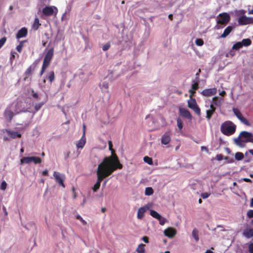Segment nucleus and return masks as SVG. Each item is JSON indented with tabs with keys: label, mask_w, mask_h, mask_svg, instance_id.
<instances>
[{
	"label": "nucleus",
	"mask_w": 253,
	"mask_h": 253,
	"mask_svg": "<svg viewBox=\"0 0 253 253\" xmlns=\"http://www.w3.org/2000/svg\"><path fill=\"white\" fill-rule=\"evenodd\" d=\"M109 149L111 151V155L104 158L98 165L96 171L97 183L101 184L103 180L110 175L117 169H122L123 165L120 162L119 158L113 149V144L111 140L108 141Z\"/></svg>",
	"instance_id": "f257e3e1"
},
{
	"label": "nucleus",
	"mask_w": 253,
	"mask_h": 253,
	"mask_svg": "<svg viewBox=\"0 0 253 253\" xmlns=\"http://www.w3.org/2000/svg\"><path fill=\"white\" fill-rule=\"evenodd\" d=\"M234 141L237 145L243 147L245 146V143H253V134L251 132L243 131L240 132L237 138L234 139Z\"/></svg>",
	"instance_id": "f03ea898"
},
{
	"label": "nucleus",
	"mask_w": 253,
	"mask_h": 253,
	"mask_svg": "<svg viewBox=\"0 0 253 253\" xmlns=\"http://www.w3.org/2000/svg\"><path fill=\"white\" fill-rule=\"evenodd\" d=\"M236 126L231 121L223 123L220 127L221 132L227 136L233 134L236 130Z\"/></svg>",
	"instance_id": "7ed1b4c3"
},
{
	"label": "nucleus",
	"mask_w": 253,
	"mask_h": 253,
	"mask_svg": "<svg viewBox=\"0 0 253 253\" xmlns=\"http://www.w3.org/2000/svg\"><path fill=\"white\" fill-rule=\"evenodd\" d=\"M42 13L45 16H51L53 14L56 16L58 9L55 6H46L42 9Z\"/></svg>",
	"instance_id": "20e7f679"
},
{
	"label": "nucleus",
	"mask_w": 253,
	"mask_h": 253,
	"mask_svg": "<svg viewBox=\"0 0 253 253\" xmlns=\"http://www.w3.org/2000/svg\"><path fill=\"white\" fill-rule=\"evenodd\" d=\"M230 20L229 14L226 12L220 13L217 16V23L225 25Z\"/></svg>",
	"instance_id": "39448f33"
},
{
	"label": "nucleus",
	"mask_w": 253,
	"mask_h": 253,
	"mask_svg": "<svg viewBox=\"0 0 253 253\" xmlns=\"http://www.w3.org/2000/svg\"><path fill=\"white\" fill-rule=\"evenodd\" d=\"M21 164H29L33 162L35 164H40L42 163V159L38 157H25L20 160Z\"/></svg>",
	"instance_id": "423d86ee"
},
{
	"label": "nucleus",
	"mask_w": 253,
	"mask_h": 253,
	"mask_svg": "<svg viewBox=\"0 0 253 253\" xmlns=\"http://www.w3.org/2000/svg\"><path fill=\"white\" fill-rule=\"evenodd\" d=\"M188 106L192 109L198 115H201V110L198 106L196 99L195 98H190L188 101Z\"/></svg>",
	"instance_id": "0eeeda50"
},
{
	"label": "nucleus",
	"mask_w": 253,
	"mask_h": 253,
	"mask_svg": "<svg viewBox=\"0 0 253 253\" xmlns=\"http://www.w3.org/2000/svg\"><path fill=\"white\" fill-rule=\"evenodd\" d=\"M53 176L54 177L56 181L59 184L60 186H61L64 188L65 187L64 184V180L65 178V175L62 174L58 172L54 171L53 173Z\"/></svg>",
	"instance_id": "6e6552de"
},
{
	"label": "nucleus",
	"mask_w": 253,
	"mask_h": 253,
	"mask_svg": "<svg viewBox=\"0 0 253 253\" xmlns=\"http://www.w3.org/2000/svg\"><path fill=\"white\" fill-rule=\"evenodd\" d=\"M233 111L238 119L240 120L243 123L247 126H250V124L249 121L243 116L242 113L239 109L234 108H233Z\"/></svg>",
	"instance_id": "1a4fd4ad"
},
{
	"label": "nucleus",
	"mask_w": 253,
	"mask_h": 253,
	"mask_svg": "<svg viewBox=\"0 0 253 253\" xmlns=\"http://www.w3.org/2000/svg\"><path fill=\"white\" fill-rule=\"evenodd\" d=\"M150 208V206L148 205H145L144 206L140 208L137 211V217L139 219H141L144 216L145 213Z\"/></svg>",
	"instance_id": "9d476101"
},
{
	"label": "nucleus",
	"mask_w": 253,
	"mask_h": 253,
	"mask_svg": "<svg viewBox=\"0 0 253 253\" xmlns=\"http://www.w3.org/2000/svg\"><path fill=\"white\" fill-rule=\"evenodd\" d=\"M179 114L182 117L187 118L189 120H192V116L187 109L180 107L179 108Z\"/></svg>",
	"instance_id": "9b49d317"
},
{
	"label": "nucleus",
	"mask_w": 253,
	"mask_h": 253,
	"mask_svg": "<svg viewBox=\"0 0 253 253\" xmlns=\"http://www.w3.org/2000/svg\"><path fill=\"white\" fill-rule=\"evenodd\" d=\"M217 91L215 87L212 88L205 89L202 92V94L205 96H211L216 94Z\"/></svg>",
	"instance_id": "f8f14e48"
},
{
	"label": "nucleus",
	"mask_w": 253,
	"mask_h": 253,
	"mask_svg": "<svg viewBox=\"0 0 253 253\" xmlns=\"http://www.w3.org/2000/svg\"><path fill=\"white\" fill-rule=\"evenodd\" d=\"M36 67V65H32L30 66L26 70L24 74V80L26 81L31 75L32 71H34Z\"/></svg>",
	"instance_id": "ddd939ff"
},
{
	"label": "nucleus",
	"mask_w": 253,
	"mask_h": 253,
	"mask_svg": "<svg viewBox=\"0 0 253 253\" xmlns=\"http://www.w3.org/2000/svg\"><path fill=\"white\" fill-rule=\"evenodd\" d=\"M170 131L166 132L161 138V143L163 144H168L170 141Z\"/></svg>",
	"instance_id": "4468645a"
},
{
	"label": "nucleus",
	"mask_w": 253,
	"mask_h": 253,
	"mask_svg": "<svg viewBox=\"0 0 253 253\" xmlns=\"http://www.w3.org/2000/svg\"><path fill=\"white\" fill-rule=\"evenodd\" d=\"M5 131L7 133V135L12 139L20 138L21 137V134L17 131H12L8 129H6Z\"/></svg>",
	"instance_id": "2eb2a0df"
},
{
	"label": "nucleus",
	"mask_w": 253,
	"mask_h": 253,
	"mask_svg": "<svg viewBox=\"0 0 253 253\" xmlns=\"http://www.w3.org/2000/svg\"><path fill=\"white\" fill-rule=\"evenodd\" d=\"M86 143V138L85 136V130H84L83 136L81 139L78 141L76 144L78 148H83Z\"/></svg>",
	"instance_id": "dca6fc26"
},
{
	"label": "nucleus",
	"mask_w": 253,
	"mask_h": 253,
	"mask_svg": "<svg viewBox=\"0 0 253 253\" xmlns=\"http://www.w3.org/2000/svg\"><path fill=\"white\" fill-rule=\"evenodd\" d=\"M28 34V30L25 27L22 28L17 32L16 37L19 39L26 37Z\"/></svg>",
	"instance_id": "f3484780"
},
{
	"label": "nucleus",
	"mask_w": 253,
	"mask_h": 253,
	"mask_svg": "<svg viewBox=\"0 0 253 253\" xmlns=\"http://www.w3.org/2000/svg\"><path fill=\"white\" fill-rule=\"evenodd\" d=\"M176 232L175 229L169 228L164 231L165 236L169 238H173L176 234Z\"/></svg>",
	"instance_id": "a211bd4d"
},
{
	"label": "nucleus",
	"mask_w": 253,
	"mask_h": 253,
	"mask_svg": "<svg viewBox=\"0 0 253 253\" xmlns=\"http://www.w3.org/2000/svg\"><path fill=\"white\" fill-rule=\"evenodd\" d=\"M3 115L5 119H8V122H10L14 116V113L7 107L4 111Z\"/></svg>",
	"instance_id": "6ab92c4d"
},
{
	"label": "nucleus",
	"mask_w": 253,
	"mask_h": 253,
	"mask_svg": "<svg viewBox=\"0 0 253 253\" xmlns=\"http://www.w3.org/2000/svg\"><path fill=\"white\" fill-rule=\"evenodd\" d=\"M249 17L242 15L239 18L238 22L239 25H246L249 24Z\"/></svg>",
	"instance_id": "aec40b11"
},
{
	"label": "nucleus",
	"mask_w": 253,
	"mask_h": 253,
	"mask_svg": "<svg viewBox=\"0 0 253 253\" xmlns=\"http://www.w3.org/2000/svg\"><path fill=\"white\" fill-rule=\"evenodd\" d=\"M233 29V27L231 26L227 27L224 30L223 33L221 35L220 38H224L229 35Z\"/></svg>",
	"instance_id": "412c9836"
},
{
	"label": "nucleus",
	"mask_w": 253,
	"mask_h": 253,
	"mask_svg": "<svg viewBox=\"0 0 253 253\" xmlns=\"http://www.w3.org/2000/svg\"><path fill=\"white\" fill-rule=\"evenodd\" d=\"M243 235L249 239L253 236V229H246L243 232Z\"/></svg>",
	"instance_id": "4be33fe9"
},
{
	"label": "nucleus",
	"mask_w": 253,
	"mask_h": 253,
	"mask_svg": "<svg viewBox=\"0 0 253 253\" xmlns=\"http://www.w3.org/2000/svg\"><path fill=\"white\" fill-rule=\"evenodd\" d=\"M53 53L54 48L52 47L48 50L44 58L51 60L53 56Z\"/></svg>",
	"instance_id": "5701e85b"
},
{
	"label": "nucleus",
	"mask_w": 253,
	"mask_h": 253,
	"mask_svg": "<svg viewBox=\"0 0 253 253\" xmlns=\"http://www.w3.org/2000/svg\"><path fill=\"white\" fill-rule=\"evenodd\" d=\"M193 82V84H192L191 88L193 90H197L199 88V77H196Z\"/></svg>",
	"instance_id": "b1692460"
},
{
	"label": "nucleus",
	"mask_w": 253,
	"mask_h": 253,
	"mask_svg": "<svg viewBox=\"0 0 253 253\" xmlns=\"http://www.w3.org/2000/svg\"><path fill=\"white\" fill-rule=\"evenodd\" d=\"M145 245L143 244H140L138 245V247L136 249V251L138 253H145Z\"/></svg>",
	"instance_id": "393cba45"
},
{
	"label": "nucleus",
	"mask_w": 253,
	"mask_h": 253,
	"mask_svg": "<svg viewBox=\"0 0 253 253\" xmlns=\"http://www.w3.org/2000/svg\"><path fill=\"white\" fill-rule=\"evenodd\" d=\"M221 99L217 97H214L212 98V104L215 106L220 107L221 105Z\"/></svg>",
	"instance_id": "a878e982"
},
{
	"label": "nucleus",
	"mask_w": 253,
	"mask_h": 253,
	"mask_svg": "<svg viewBox=\"0 0 253 253\" xmlns=\"http://www.w3.org/2000/svg\"><path fill=\"white\" fill-rule=\"evenodd\" d=\"M46 79L48 80L50 83H52L55 79L54 73L53 71H50L48 73L46 77Z\"/></svg>",
	"instance_id": "bb28decb"
},
{
	"label": "nucleus",
	"mask_w": 253,
	"mask_h": 253,
	"mask_svg": "<svg viewBox=\"0 0 253 253\" xmlns=\"http://www.w3.org/2000/svg\"><path fill=\"white\" fill-rule=\"evenodd\" d=\"M150 215L157 219H160L161 216L158 212L154 210L150 211Z\"/></svg>",
	"instance_id": "cd10ccee"
},
{
	"label": "nucleus",
	"mask_w": 253,
	"mask_h": 253,
	"mask_svg": "<svg viewBox=\"0 0 253 253\" xmlns=\"http://www.w3.org/2000/svg\"><path fill=\"white\" fill-rule=\"evenodd\" d=\"M241 42L243 46H248L252 44V41L250 39H244Z\"/></svg>",
	"instance_id": "c85d7f7f"
},
{
	"label": "nucleus",
	"mask_w": 253,
	"mask_h": 253,
	"mask_svg": "<svg viewBox=\"0 0 253 253\" xmlns=\"http://www.w3.org/2000/svg\"><path fill=\"white\" fill-rule=\"evenodd\" d=\"M235 159L237 161H241L244 158V154L242 152H237L235 154Z\"/></svg>",
	"instance_id": "c756f323"
},
{
	"label": "nucleus",
	"mask_w": 253,
	"mask_h": 253,
	"mask_svg": "<svg viewBox=\"0 0 253 253\" xmlns=\"http://www.w3.org/2000/svg\"><path fill=\"white\" fill-rule=\"evenodd\" d=\"M192 236L194 238V239L195 240V241L196 242L199 241V235H198V231L197 229H194L193 230Z\"/></svg>",
	"instance_id": "7c9ffc66"
},
{
	"label": "nucleus",
	"mask_w": 253,
	"mask_h": 253,
	"mask_svg": "<svg viewBox=\"0 0 253 253\" xmlns=\"http://www.w3.org/2000/svg\"><path fill=\"white\" fill-rule=\"evenodd\" d=\"M40 25L41 24L40 23L39 19L38 18H36L34 20L33 28L36 30L39 28Z\"/></svg>",
	"instance_id": "2f4dec72"
},
{
	"label": "nucleus",
	"mask_w": 253,
	"mask_h": 253,
	"mask_svg": "<svg viewBox=\"0 0 253 253\" xmlns=\"http://www.w3.org/2000/svg\"><path fill=\"white\" fill-rule=\"evenodd\" d=\"M26 42H27V41L25 40V41H21L20 42L19 44L18 45H17L16 47V50H17L18 52L20 53L22 51V48L24 46V43Z\"/></svg>",
	"instance_id": "473e14b6"
},
{
	"label": "nucleus",
	"mask_w": 253,
	"mask_h": 253,
	"mask_svg": "<svg viewBox=\"0 0 253 253\" xmlns=\"http://www.w3.org/2000/svg\"><path fill=\"white\" fill-rule=\"evenodd\" d=\"M242 47H243V45L242 44L241 42H236L233 45L232 49L238 50V49H239L240 48H242Z\"/></svg>",
	"instance_id": "72a5a7b5"
},
{
	"label": "nucleus",
	"mask_w": 253,
	"mask_h": 253,
	"mask_svg": "<svg viewBox=\"0 0 253 253\" xmlns=\"http://www.w3.org/2000/svg\"><path fill=\"white\" fill-rule=\"evenodd\" d=\"M154 191L152 187H147L145 189V194L146 195H151L153 194Z\"/></svg>",
	"instance_id": "f704fd0d"
},
{
	"label": "nucleus",
	"mask_w": 253,
	"mask_h": 253,
	"mask_svg": "<svg viewBox=\"0 0 253 253\" xmlns=\"http://www.w3.org/2000/svg\"><path fill=\"white\" fill-rule=\"evenodd\" d=\"M215 112H213V111L212 110H207L206 111V118L208 120H210L212 115L213 114V113H214Z\"/></svg>",
	"instance_id": "c9c22d12"
},
{
	"label": "nucleus",
	"mask_w": 253,
	"mask_h": 253,
	"mask_svg": "<svg viewBox=\"0 0 253 253\" xmlns=\"http://www.w3.org/2000/svg\"><path fill=\"white\" fill-rule=\"evenodd\" d=\"M43 104H44V102H43L36 103L35 104V107H34L36 112L38 111L42 108V107L43 105Z\"/></svg>",
	"instance_id": "e433bc0d"
},
{
	"label": "nucleus",
	"mask_w": 253,
	"mask_h": 253,
	"mask_svg": "<svg viewBox=\"0 0 253 253\" xmlns=\"http://www.w3.org/2000/svg\"><path fill=\"white\" fill-rule=\"evenodd\" d=\"M143 160L145 163H146L149 165H152L153 164L152 159L148 156L144 157Z\"/></svg>",
	"instance_id": "4c0bfd02"
},
{
	"label": "nucleus",
	"mask_w": 253,
	"mask_h": 253,
	"mask_svg": "<svg viewBox=\"0 0 253 253\" xmlns=\"http://www.w3.org/2000/svg\"><path fill=\"white\" fill-rule=\"evenodd\" d=\"M50 61H51V60L44 58L42 67L47 68L48 67V66H49Z\"/></svg>",
	"instance_id": "58836bf2"
},
{
	"label": "nucleus",
	"mask_w": 253,
	"mask_h": 253,
	"mask_svg": "<svg viewBox=\"0 0 253 253\" xmlns=\"http://www.w3.org/2000/svg\"><path fill=\"white\" fill-rule=\"evenodd\" d=\"M177 125L178 128L181 130L183 128V124L180 118L177 119Z\"/></svg>",
	"instance_id": "ea45409f"
},
{
	"label": "nucleus",
	"mask_w": 253,
	"mask_h": 253,
	"mask_svg": "<svg viewBox=\"0 0 253 253\" xmlns=\"http://www.w3.org/2000/svg\"><path fill=\"white\" fill-rule=\"evenodd\" d=\"M195 43L198 46H202L204 44V41L202 39H197L195 41Z\"/></svg>",
	"instance_id": "a19ab883"
},
{
	"label": "nucleus",
	"mask_w": 253,
	"mask_h": 253,
	"mask_svg": "<svg viewBox=\"0 0 253 253\" xmlns=\"http://www.w3.org/2000/svg\"><path fill=\"white\" fill-rule=\"evenodd\" d=\"M6 41V38L4 37L0 40V49L4 44Z\"/></svg>",
	"instance_id": "79ce46f5"
},
{
	"label": "nucleus",
	"mask_w": 253,
	"mask_h": 253,
	"mask_svg": "<svg viewBox=\"0 0 253 253\" xmlns=\"http://www.w3.org/2000/svg\"><path fill=\"white\" fill-rule=\"evenodd\" d=\"M110 47V43L108 42L104 44L102 47V50L103 51H106L109 49Z\"/></svg>",
	"instance_id": "37998d69"
},
{
	"label": "nucleus",
	"mask_w": 253,
	"mask_h": 253,
	"mask_svg": "<svg viewBox=\"0 0 253 253\" xmlns=\"http://www.w3.org/2000/svg\"><path fill=\"white\" fill-rule=\"evenodd\" d=\"M76 218L77 219L80 220L84 225L86 224V222L84 219H83V218L81 217V215H77L76 216Z\"/></svg>",
	"instance_id": "c03bdc74"
},
{
	"label": "nucleus",
	"mask_w": 253,
	"mask_h": 253,
	"mask_svg": "<svg viewBox=\"0 0 253 253\" xmlns=\"http://www.w3.org/2000/svg\"><path fill=\"white\" fill-rule=\"evenodd\" d=\"M7 184L5 181H3L1 182L0 185V189L2 190H5L6 188Z\"/></svg>",
	"instance_id": "a18cd8bd"
},
{
	"label": "nucleus",
	"mask_w": 253,
	"mask_h": 253,
	"mask_svg": "<svg viewBox=\"0 0 253 253\" xmlns=\"http://www.w3.org/2000/svg\"><path fill=\"white\" fill-rule=\"evenodd\" d=\"M100 184L96 182L94 184V185L93 187V191L94 192H96L98 189H99V188H100Z\"/></svg>",
	"instance_id": "49530a36"
},
{
	"label": "nucleus",
	"mask_w": 253,
	"mask_h": 253,
	"mask_svg": "<svg viewBox=\"0 0 253 253\" xmlns=\"http://www.w3.org/2000/svg\"><path fill=\"white\" fill-rule=\"evenodd\" d=\"M158 220H159L160 224L162 225H163L166 221V219L164 217H162V216H161V218Z\"/></svg>",
	"instance_id": "de8ad7c7"
},
{
	"label": "nucleus",
	"mask_w": 253,
	"mask_h": 253,
	"mask_svg": "<svg viewBox=\"0 0 253 253\" xmlns=\"http://www.w3.org/2000/svg\"><path fill=\"white\" fill-rule=\"evenodd\" d=\"M247 216L250 218L253 217V210H250L248 211Z\"/></svg>",
	"instance_id": "09e8293b"
},
{
	"label": "nucleus",
	"mask_w": 253,
	"mask_h": 253,
	"mask_svg": "<svg viewBox=\"0 0 253 253\" xmlns=\"http://www.w3.org/2000/svg\"><path fill=\"white\" fill-rule=\"evenodd\" d=\"M32 96L34 98L38 99L39 98V95L38 93L35 92L34 90L32 89Z\"/></svg>",
	"instance_id": "8fccbe9b"
},
{
	"label": "nucleus",
	"mask_w": 253,
	"mask_h": 253,
	"mask_svg": "<svg viewBox=\"0 0 253 253\" xmlns=\"http://www.w3.org/2000/svg\"><path fill=\"white\" fill-rule=\"evenodd\" d=\"M210 195V194L207 193V192H205V193H203L201 194V197L203 198V199H206V198H208Z\"/></svg>",
	"instance_id": "3c124183"
},
{
	"label": "nucleus",
	"mask_w": 253,
	"mask_h": 253,
	"mask_svg": "<svg viewBox=\"0 0 253 253\" xmlns=\"http://www.w3.org/2000/svg\"><path fill=\"white\" fill-rule=\"evenodd\" d=\"M149 237H147V236H143L142 238V240L145 243H148L149 241Z\"/></svg>",
	"instance_id": "603ef678"
},
{
	"label": "nucleus",
	"mask_w": 253,
	"mask_h": 253,
	"mask_svg": "<svg viewBox=\"0 0 253 253\" xmlns=\"http://www.w3.org/2000/svg\"><path fill=\"white\" fill-rule=\"evenodd\" d=\"M249 250L250 253H253V243H251L249 245Z\"/></svg>",
	"instance_id": "864d4df0"
},
{
	"label": "nucleus",
	"mask_w": 253,
	"mask_h": 253,
	"mask_svg": "<svg viewBox=\"0 0 253 253\" xmlns=\"http://www.w3.org/2000/svg\"><path fill=\"white\" fill-rule=\"evenodd\" d=\"M216 159L219 161H221L223 159V155L222 154H217L216 155Z\"/></svg>",
	"instance_id": "5fc2aeb1"
},
{
	"label": "nucleus",
	"mask_w": 253,
	"mask_h": 253,
	"mask_svg": "<svg viewBox=\"0 0 253 253\" xmlns=\"http://www.w3.org/2000/svg\"><path fill=\"white\" fill-rule=\"evenodd\" d=\"M189 93H190V98H192V96L196 93L195 90H193L192 88L189 90Z\"/></svg>",
	"instance_id": "6e6d98bb"
},
{
	"label": "nucleus",
	"mask_w": 253,
	"mask_h": 253,
	"mask_svg": "<svg viewBox=\"0 0 253 253\" xmlns=\"http://www.w3.org/2000/svg\"><path fill=\"white\" fill-rule=\"evenodd\" d=\"M46 69V68H44L43 67H42V69H41V71L40 72V76H42L43 74V73H44Z\"/></svg>",
	"instance_id": "4d7b16f0"
},
{
	"label": "nucleus",
	"mask_w": 253,
	"mask_h": 253,
	"mask_svg": "<svg viewBox=\"0 0 253 253\" xmlns=\"http://www.w3.org/2000/svg\"><path fill=\"white\" fill-rule=\"evenodd\" d=\"M16 54L15 52H11V56L10 58V60H13L15 58V54Z\"/></svg>",
	"instance_id": "13d9d810"
},
{
	"label": "nucleus",
	"mask_w": 253,
	"mask_h": 253,
	"mask_svg": "<svg viewBox=\"0 0 253 253\" xmlns=\"http://www.w3.org/2000/svg\"><path fill=\"white\" fill-rule=\"evenodd\" d=\"M26 112V111H25V110H21V109H18V108H16V110H15V114H18L20 112Z\"/></svg>",
	"instance_id": "bf43d9fd"
},
{
	"label": "nucleus",
	"mask_w": 253,
	"mask_h": 253,
	"mask_svg": "<svg viewBox=\"0 0 253 253\" xmlns=\"http://www.w3.org/2000/svg\"><path fill=\"white\" fill-rule=\"evenodd\" d=\"M211 110H212L213 111V112H215V110H216V108L214 106V105L213 104H211V105H210V109Z\"/></svg>",
	"instance_id": "052dcab7"
},
{
	"label": "nucleus",
	"mask_w": 253,
	"mask_h": 253,
	"mask_svg": "<svg viewBox=\"0 0 253 253\" xmlns=\"http://www.w3.org/2000/svg\"><path fill=\"white\" fill-rule=\"evenodd\" d=\"M42 174L44 176H47L48 175V170L47 169L43 170L42 172Z\"/></svg>",
	"instance_id": "680f3d73"
},
{
	"label": "nucleus",
	"mask_w": 253,
	"mask_h": 253,
	"mask_svg": "<svg viewBox=\"0 0 253 253\" xmlns=\"http://www.w3.org/2000/svg\"><path fill=\"white\" fill-rule=\"evenodd\" d=\"M249 24H253V17H249Z\"/></svg>",
	"instance_id": "e2e57ef3"
},
{
	"label": "nucleus",
	"mask_w": 253,
	"mask_h": 253,
	"mask_svg": "<svg viewBox=\"0 0 253 253\" xmlns=\"http://www.w3.org/2000/svg\"><path fill=\"white\" fill-rule=\"evenodd\" d=\"M243 180L247 182H252L250 179L248 178H243Z\"/></svg>",
	"instance_id": "0e129e2a"
},
{
	"label": "nucleus",
	"mask_w": 253,
	"mask_h": 253,
	"mask_svg": "<svg viewBox=\"0 0 253 253\" xmlns=\"http://www.w3.org/2000/svg\"><path fill=\"white\" fill-rule=\"evenodd\" d=\"M248 152L253 156V149L249 150Z\"/></svg>",
	"instance_id": "69168bd1"
},
{
	"label": "nucleus",
	"mask_w": 253,
	"mask_h": 253,
	"mask_svg": "<svg viewBox=\"0 0 253 253\" xmlns=\"http://www.w3.org/2000/svg\"><path fill=\"white\" fill-rule=\"evenodd\" d=\"M214 253L212 251L208 250L205 253Z\"/></svg>",
	"instance_id": "338daca9"
},
{
	"label": "nucleus",
	"mask_w": 253,
	"mask_h": 253,
	"mask_svg": "<svg viewBox=\"0 0 253 253\" xmlns=\"http://www.w3.org/2000/svg\"><path fill=\"white\" fill-rule=\"evenodd\" d=\"M250 206L253 207V198L251 199Z\"/></svg>",
	"instance_id": "774afa93"
}]
</instances>
